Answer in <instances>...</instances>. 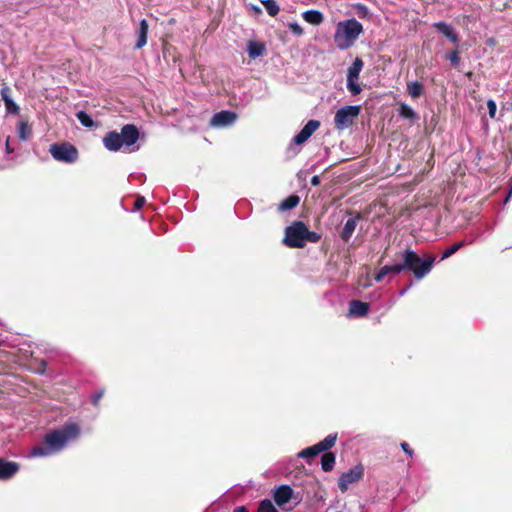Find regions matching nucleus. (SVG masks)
<instances>
[{
  "mask_svg": "<svg viewBox=\"0 0 512 512\" xmlns=\"http://www.w3.org/2000/svg\"><path fill=\"white\" fill-rule=\"evenodd\" d=\"M49 152L56 161L67 164L75 163L79 157L77 148L68 142L50 145Z\"/></svg>",
  "mask_w": 512,
  "mask_h": 512,
  "instance_id": "6",
  "label": "nucleus"
},
{
  "mask_svg": "<svg viewBox=\"0 0 512 512\" xmlns=\"http://www.w3.org/2000/svg\"><path fill=\"white\" fill-rule=\"evenodd\" d=\"M233 512H248V510L245 506H238L234 509Z\"/></svg>",
  "mask_w": 512,
  "mask_h": 512,
  "instance_id": "40",
  "label": "nucleus"
},
{
  "mask_svg": "<svg viewBox=\"0 0 512 512\" xmlns=\"http://www.w3.org/2000/svg\"><path fill=\"white\" fill-rule=\"evenodd\" d=\"M299 201L300 198L297 195H290L280 203L279 209L281 211L293 209L299 204Z\"/></svg>",
  "mask_w": 512,
  "mask_h": 512,
  "instance_id": "26",
  "label": "nucleus"
},
{
  "mask_svg": "<svg viewBox=\"0 0 512 512\" xmlns=\"http://www.w3.org/2000/svg\"><path fill=\"white\" fill-rule=\"evenodd\" d=\"M236 119H237L236 113H234L232 111L224 110V111H220V112L216 113L212 117L210 124L213 127H226V126L233 124L236 121Z\"/></svg>",
  "mask_w": 512,
  "mask_h": 512,
  "instance_id": "12",
  "label": "nucleus"
},
{
  "mask_svg": "<svg viewBox=\"0 0 512 512\" xmlns=\"http://www.w3.org/2000/svg\"><path fill=\"white\" fill-rule=\"evenodd\" d=\"M1 98L4 101L6 112L8 114H18L19 113V106L13 101V99L10 96V88L6 85H4L1 88L0 91Z\"/></svg>",
  "mask_w": 512,
  "mask_h": 512,
  "instance_id": "14",
  "label": "nucleus"
},
{
  "mask_svg": "<svg viewBox=\"0 0 512 512\" xmlns=\"http://www.w3.org/2000/svg\"><path fill=\"white\" fill-rule=\"evenodd\" d=\"M145 204V198L144 197H138L136 200H135V208L137 210L141 209L143 207V205Z\"/></svg>",
  "mask_w": 512,
  "mask_h": 512,
  "instance_id": "36",
  "label": "nucleus"
},
{
  "mask_svg": "<svg viewBox=\"0 0 512 512\" xmlns=\"http://www.w3.org/2000/svg\"><path fill=\"white\" fill-rule=\"evenodd\" d=\"M369 305L359 300H352L349 303V315L354 317H362L368 313Z\"/></svg>",
  "mask_w": 512,
  "mask_h": 512,
  "instance_id": "15",
  "label": "nucleus"
},
{
  "mask_svg": "<svg viewBox=\"0 0 512 512\" xmlns=\"http://www.w3.org/2000/svg\"><path fill=\"white\" fill-rule=\"evenodd\" d=\"M363 68V61L360 58H356L351 66L348 68L347 78L358 79L359 74Z\"/></svg>",
  "mask_w": 512,
  "mask_h": 512,
  "instance_id": "23",
  "label": "nucleus"
},
{
  "mask_svg": "<svg viewBox=\"0 0 512 512\" xmlns=\"http://www.w3.org/2000/svg\"><path fill=\"white\" fill-rule=\"evenodd\" d=\"M258 512H278L272 502L268 499L261 501Z\"/></svg>",
  "mask_w": 512,
  "mask_h": 512,
  "instance_id": "31",
  "label": "nucleus"
},
{
  "mask_svg": "<svg viewBox=\"0 0 512 512\" xmlns=\"http://www.w3.org/2000/svg\"><path fill=\"white\" fill-rule=\"evenodd\" d=\"M335 455L332 452H325L321 459V467L323 471L328 472L334 468Z\"/></svg>",
  "mask_w": 512,
  "mask_h": 512,
  "instance_id": "24",
  "label": "nucleus"
},
{
  "mask_svg": "<svg viewBox=\"0 0 512 512\" xmlns=\"http://www.w3.org/2000/svg\"><path fill=\"white\" fill-rule=\"evenodd\" d=\"M303 19L312 25H320L323 20V14L318 10H307L302 14Z\"/></svg>",
  "mask_w": 512,
  "mask_h": 512,
  "instance_id": "18",
  "label": "nucleus"
},
{
  "mask_svg": "<svg viewBox=\"0 0 512 512\" xmlns=\"http://www.w3.org/2000/svg\"><path fill=\"white\" fill-rule=\"evenodd\" d=\"M511 195H512V185H511V188H510L509 194H508V196H507V197H506V199H505V203H506V202H508V200H509V198H510V196H511Z\"/></svg>",
  "mask_w": 512,
  "mask_h": 512,
  "instance_id": "43",
  "label": "nucleus"
},
{
  "mask_svg": "<svg viewBox=\"0 0 512 512\" xmlns=\"http://www.w3.org/2000/svg\"><path fill=\"white\" fill-rule=\"evenodd\" d=\"M410 286H411V285H409L408 287H406V288L402 289V290L400 291V295H401V296H403V295L408 291V289L410 288Z\"/></svg>",
  "mask_w": 512,
  "mask_h": 512,
  "instance_id": "42",
  "label": "nucleus"
},
{
  "mask_svg": "<svg viewBox=\"0 0 512 512\" xmlns=\"http://www.w3.org/2000/svg\"><path fill=\"white\" fill-rule=\"evenodd\" d=\"M347 88L352 95H358L361 92V87L358 83V79L347 78Z\"/></svg>",
  "mask_w": 512,
  "mask_h": 512,
  "instance_id": "30",
  "label": "nucleus"
},
{
  "mask_svg": "<svg viewBox=\"0 0 512 512\" xmlns=\"http://www.w3.org/2000/svg\"><path fill=\"white\" fill-rule=\"evenodd\" d=\"M434 27L446 36L452 43L456 44L459 41L457 33L453 30V28L445 22H437L434 24Z\"/></svg>",
  "mask_w": 512,
  "mask_h": 512,
  "instance_id": "16",
  "label": "nucleus"
},
{
  "mask_svg": "<svg viewBox=\"0 0 512 512\" xmlns=\"http://www.w3.org/2000/svg\"><path fill=\"white\" fill-rule=\"evenodd\" d=\"M363 476V467L361 465H357L348 471L341 474L338 479V486L342 493H345L349 485L358 482Z\"/></svg>",
  "mask_w": 512,
  "mask_h": 512,
  "instance_id": "9",
  "label": "nucleus"
},
{
  "mask_svg": "<svg viewBox=\"0 0 512 512\" xmlns=\"http://www.w3.org/2000/svg\"><path fill=\"white\" fill-rule=\"evenodd\" d=\"M261 3L264 5L267 13L270 16L274 17L280 11V7H279V5L277 4V2L275 0H261Z\"/></svg>",
  "mask_w": 512,
  "mask_h": 512,
  "instance_id": "27",
  "label": "nucleus"
},
{
  "mask_svg": "<svg viewBox=\"0 0 512 512\" xmlns=\"http://www.w3.org/2000/svg\"><path fill=\"white\" fill-rule=\"evenodd\" d=\"M454 66H457L460 62V57L457 51L450 53L447 57Z\"/></svg>",
  "mask_w": 512,
  "mask_h": 512,
  "instance_id": "34",
  "label": "nucleus"
},
{
  "mask_svg": "<svg viewBox=\"0 0 512 512\" xmlns=\"http://www.w3.org/2000/svg\"><path fill=\"white\" fill-rule=\"evenodd\" d=\"M102 396H103V392H101V391L94 394L92 397V403L94 405H97L98 402L100 401V399L102 398Z\"/></svg>",
  "mask_w": 512,
  "mask_h": 512,
  "instance_id": "37",
  "label": "nucleus"
},
{
  "mask_svg": "<svg viewBox=\"0 0 512 512\" xmlns=\"http://www.w3.org/2000/svg\"><path fill=\"white\" fill-rule=\"evenodd\" d=\"M401 448L402 450L407 454L409 455L410 457L413 456V450L410 448V446L408 445V443L406 442H402L401 443Z\"/></svg>",
  "mask_w": 512,
  "mask_h": 512,
  "instance_id": "35",
  "label": "nucleus"
},
{
  "mask_svg": "<svg viewBox=\"0 0 512 512\" xmlns=\"http://www.w3.org/2000/svg\"><path fill=\"white\" fill-rule=\"evenodd\" d=\"M435 256L428 254L421 258L415 251L406 249L402 253V263L383 266L375 276L377 282H381L387 275H398L405 270L413 272L416 279L424 278L433 268Z\"/></svg>",
  "mask_w": 512,
  "mask_h": 512,
  "instance_id": "1",
  "label": "nucleus"
},
{
  "mask_svg": "<svg viewBox=\"0 0 512 512\" xmlns=\"http://www.w3.org/2000/svg\"><path fill=\"white\" fill-rule=\"evenodd\" d=\"M80 428L76 423H67L59 429L47 433L42 443L34 446L30 457H48L62 451L68 442L78 438Z\"/></svg>",
  "mask_w": 512,
  "mask_h": 512,
  "instance_id": "2",
  "label": "nucleus"
},
{
  "mask_svg": "<svg viewBox=\"0 0 512 512\" xmlns=\"http://www.w3.org/2000/svg\"><path fill=\"white\" fill-rule=\"evenodd\" d=\"M465 244L466 243L464 241L454 243L453 245H451L449 248H447L443 252L441 260H445V259L449 258L453 254H455L460 248H462Z\"/></svg>",
  "mask_w": 512,
  "mask_h": 512,
  "instance_id": "29",
  "label": "nucleus"
},
{
  "mask_svg": "<svg viewBox=\"0 0 512 512\" xmlns=\"http://www.w3.org/2000/svg\"><path fill=\"white\" fill-rule=\"evenodd\" d=\"M300 501H301V499H300V498H297L296 504H299V503H300Z\"/></svg>",
  "mask_w": 512,
  "mask_h": 512,
  "instance_id": "46",
  "label": "nucleus"
},
{
  "mask_svg": "<svg viewBox=\"0 0 512 512\" xmlns=\"http://www.w3.org/2000/svg\"><path fill=\"white\" fill-rule=\"evenodd\" d=\"M273 497L279 507H284L290 500L295 498L293 489L287 484L277 487L273 493Z\"/></svg>",
  "mask_w": 512,
  "mask_h": 512,
  "instance_id": "11",
  "label": "nucleus"
},
{
  "mask_svg": "<svg viewBox=\"0 0 512 512\" xmlns=\"http://www.w3.org/2000/svg\"><path fill=\"white\" fill-rule=\"evenodd\" d=\"M18 470V463L0 459V480L10 479L18 472Z\"/></svg>",
  "mask_w": 512,
  "mask_h": 512,
  "instance_id": "13",
  "label": "nucleus"
},
{
  "mask_svg": "<svg viewBox=\"0 0 512 512\" xmlns=\"http://www.w3.org/2000/svg\"><path fill=\"white\" fill-rule=\"evenodd\" d=\"M399 115L404 119L416 120L418 119L417 113L406 103H401L398 109Z\"/></svg>",
  "mask_w": 512,
  "mask_h": 512,
  "instance_id": "25",
  "label": "nucleus"
},
{
  "mask_svg": "<svg viewBox=\"0 0 512 512\" xmlns=\"http://www.w3.org/2000/svg\"><path fill=\"white\" fill-rule=\"evenodd\" d=\"M407 92L411 98L417 99L424 92V85L419 81H412L407 83Z\"/></svg>",
  "mask_w": 512,
  "mask_h": 512,
  "instance_id": "20",
  "label": "nucleus"
},
{
  "mask_svg": "<svg viewBox=\"0 0 512 512\" xmlns=\"http://www.w3.org/2000/svg\"><path fill=\"white\" fill-rule=\"evenodd\" d=\"M76 117L84 127L92 128L95 126L93 119L85 111L77 112Z\"/></svg>",
  "mask_w": 512,
  "mask_h": 512,
  "instance_id": "28",
  "label": "nucleus"
},
{
  "mask_svg": "<svg viewBox=\"0 0 512 512\" xmlns=\"http://www.w3.org/2000/svg\"><path fill=\"white\" fill-rule=\"evenodd\" d=\"M319 127L320 122L318 120H309L301 131L294 136L293 143L296 145L305 143Z\"/></svg>",
  "mask_w": 512,
  "mask_h": 512,
  "instance_id": "10",
  "label": "nucleus"
},
{
  "mask_svg": "<svg viewBox=\"0 0 512 512\" xmlns=\"http://www.w3.org/2000/svg\"><path fill=\"white\" fill-rule=\"evenodd\" d=\"M289 28L295 35L300 36L303 34V28L297 22L290 23Z\"/></svg>",
  "mask_w": 512,
  "mask_h": 512,
  "instance_id": "33",
  "label": "nucleus"
},
{
  "mask_svg": "<svg viewBox=\"0 0 512 512\" xmlns=\"http://www.w3.org/2000/svg\"><path fill=\"white\" fill-rule=\"evenodd\" d=\"M336 440H337L336 434H329L319 443L301 450L298 453V457L299 458H313V457L317 456L318 454H320L321 452H326L330 448H332L335 445Z\"/></svg>",
  "mask_w": 512,
  "mask_h": 512,
  "instance_id": "8",
  "label": "nucleus"
},
{
  "mask_svg": "<svg viewBox=\"0 0 512 512\" xmlns=\"http://www.w3.org/2000/svg\"><path fill=\"white\" fill-rule=\"evenodd\" d=\"M361 112L359 105H347L338 109L334 116V125L338 130L351 127Z\"/></svg>",
  "mask_w": 512,
  "mask_h": 512,
  "instance_id": "7",
  "label": "nucleus"
},
{
  "mask_svg": "<svg viewBox=\"0 0 512 512\" xmlns=\"http://www.w3.org/2000/svg\"><path fill=\"white\" fill-rule=\"evenodd\" d=\"M139 139V131L135 125L127 124L121 128V132L110 131L103 137L104 147L111 152H117L121 148L133 146Z\"/></svg>",
  "mask_w": 512,
  "mask_h": 512,
  "instance_id": "3",
  "label": "nucleus"
},
{
  "mask_svg": "<svg viewBox=\"0 0 512 512\" xmlns=\"http://www.w3.org/2000/svg\"><path fill=\"white\" fill-rule=\"evenodd\" d=\"M311 184H312L313 186H317V185H319V184H320V178H319V176H317V175L313 176V177H312V179H311Z\"/></svg>",
  "mask_w": 512,
  "mask_h": 512,
  "instance_id": "39",
  "label": "nucleus"
},
{
  "mask_svg": "<svg viewBox=\"0 0 512 512\" xmlns=\"http://www.w3.org/2000/svg\"><path fill=\"white\" fill-rule=\"evenodd\" d=\"M356 226H357V219L356 218H349L345 224H344V227L341 231V238L344 240V241H348L352 234L354 233L355 229H356Z\"/></svg>",
  "mask_w": 512,
  "mask_h": 512,
  "instance_id": "19",
  "label": "nucleus"
},
{
  "mask_svg": "<svg viewBox=\"0 0 512 512\" xmlns=\"http://www.w3.org/2000/svg\"><path fill=\"white\" fill-rule=\"evenodd\" d=\"M251 9L257 14H260L262 12L261 8L256 5H251Z\"/></svg>",
  "mask_w": 512,
  "mask_h": 512,
  "instance_id": "41",
  "label": "nucleus"
},
{
  "mask_svg": "<svg viewBox=\"0 0 512 512\" xmlns=\"http://www.w3.org/2000/svg\"><path fill=\"white\" fill-rule=\"evenodd\" d=\"M363 32L362 24L355 18L340 21L334 34V42L340 50L350 48Z\"/></svg>",
  "mask_w": 512,
  "mask_h": 512,
  "instance_id": "5",
  "label": "nucleus"
},
{
  "mask_svg": "<svg viewBox=\"0 0 512 512\" xmlns=\"http://www.w3.org/2000/svg\"><path fill=\"white\" fill-rule=\"evenodd\" d=\"M320 238V234L309 231L303 222L295 221L286 227L283 243L287 247L303 248L307 242L317 243Z\"/></svg>",
  "mask_w": 512,
  "mask_h": 512,
  "instance_id": "4",
  "label": "nucleus"
},
{
  "mask_svg": "<svg viewBox=\"0 0 512 512\" xmlns=\"http://www.w3.org/2000/svg\"><path fill=\"white\" fill-rule=\"evenodd\" d=\"M359 9H361V12L367 11L366 6H364V5L359 6Z\"/></svg>",
  "mask_w": 512,
  "mask_h": 512,
  "instance_id": "45",
  "label": "nucleus"
},
{
  "mask_svg": "<svg viewBox=\"0 0 512 512\" xmlns=\"http://www.w3.org/2000/svg\"><path fill=\"white\" fill-rule=\"evenodd\" d=\"M5 149H6V152H7L8 154H10V153H13V152H14V148H13V147H11V145H10V136H8V137L6 138V142H5Z\"/></svg>",
  "mask_w": 512,
  "mask_h": 512,
  "instance_id": "38",
  "label": "nucleus"
},
{
  "mask_svg": "<svg viewBox=\"0 0 512 512\" xmlns=\"http://www.w3.org/2000/svg\"><path fill=\"white\" fill-rule=\"evenodd\" d=\"M147 33H148V22L145 19H142L139 24V29L137 31L138 39L135 44L136 49H140L147 43Z\"/></svg>",
  "mask_w": 512,
  "mask_h": 512,
  "instance_id": "17",
  "label": "nucleus"
},
{
  "mask_svg": "<svg viewBox=\"0 0 512 512\" xmlns=\"http://www.w3.org/2000/svg\"><path fill=\"white\" fill-rule=\"evenodd\" d=\"M32 136V128L25 120H20L18 124V137L22 141H27Z\"/></svg>",
  "mask_w": 512,
  "mask_h": 512,
  "instance_id": "22",
  "label": "nucleus"
},
{
  "mask_svg": "<svg viewBox=\"0 0 512 512\" xmlns=\"http://www.w3.org/2000/svg\"><path fill=\"white\" fill-rule=\"evenodd\" d=\"M248 54L251 58H257L263 55L265 51L264 44L257 41H249L247 46Z\"/></svg>",
  "mask_w": 512,
  "mask_h": 512,
  "instance_id": "21",
  "label": "nucleus"
},
{
  "mask_svg": "<svg viewBox=\"0 0 512 512\" xmlns=\"http://www.w3.org/2000/svg\"><path fill=\"white\" fill-rule=\"evenodd\" d=\"M487 108H488V114L491 118H495L496 111H497V105L496 102L492 99H489L487 101Z\"/></svg>",
  "mask_w": 512,
  "mask_h": 512,
  "instance_id": "32",
  "label": "nucleus"
},
{
  "mask_svg": "<svg viewBox=\"0 0 512 512\" xmlns=\"http://www.w3.org/2000/svg\"><path fill=\"white\" fill-rule=\"evenodd\" d=\"M359 9H361V12L367 11L366 6H364V5L359 6Z\"/></svg>",
  "mask_w": 512,
  "mask_h": 512,
  "instance_id": "44",
  "label": "nucleus"
}]
</instances>
